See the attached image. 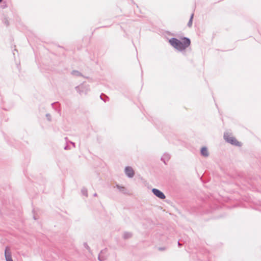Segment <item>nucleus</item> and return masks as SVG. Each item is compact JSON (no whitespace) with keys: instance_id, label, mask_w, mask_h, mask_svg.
<instances>
[{"instance_id":"1","label":"nucleus","mask_w":261,"mask_h":261,"mask_svg":"<svg viewBox=\"0 0 261 261\" xmlns=\"http://www.w3.org/2000/svg\"><path fill=\"white\" fill-rule=\"evenodd\" d=\"M171 45L178 50H183L189 47L191 44V41L189 38L184 37L180 40L176 38H172L169 40Z\"/></svg>"},{"instance_id":"2","label":"nucleus","mask_w":261,"mask_h":261,"mask_svg":"<svg viewBox=\"0 0 261 261\" xmlns=\"http://www.w3.org/2000/svg\"><path fill=\"white\" fill-rule=\"evenodd\" d=\"M224 138L226 141L229 142L232 145L239 146L241 145V142H240L236 138L232 136H230L228 134L225 135Z\"/></svg>"},{"instance_id":"3","label":"nucleus","mask_w":261,"mask_h":261,"mask_svg":"<svg viewBox=\"0 0 261 261\" xmlns=\"http://www.w3.org/2000/svg\"><path fill=\"white\" fill-rule=\"evenodd\" d=\"M152 191L153 193L158 197H159L160 199H164L165 198V196L163 192H162L161 191L156 189H153L152 190Z\"/></svg>"},{"instance_id":"4","label":"nucleus","mask_w":261,"mask_h":261,"mask_svg":"<svg viewBox=\"0 0 261 261\" xmlns=\"http://www.w3.org/2000/svg\"><path fill=\"white\" fill-rule=\"evenodd\" d=\"M5 255L6 261H13L11 257V253L9 247H6L5 251Z\"/></svg>"},{"instance_id":"5","label":"nucleus","mask_w":261,"mask_h":261,"mask_svg":"<svg viewBox=\"0 0 261 261\" xmlns=\"http://www.w3.org/2000/svg\"><path fill=\"white\" fill-rule=\"evenodd\" d=\"M125 172L126 175L129 177H133L134 175V170L131 167H127L125 169Z\"/></svg>"},{"instance_id":"6","label":"nucleus","mask_w":261,"mask_h":261,"mask_svg":"<svg viewBox=\"0 0 261 261\" xmlns=\"http://www.w3.org/2000/svg\"><path fill=\"white\" fill-rule=\"evenodd\" d=\"M201 153L202 155L204 156H207L208 155V152L207 148L206 147H202L201 150Z\"/></svg>"},{"instance_id":"7","label":"nucleus","mask_w":261,"mask_h":261,"mask_svg":"<svg viewBox=\"0 0 261 261\" xmlns=\"http://www.w3.org/2000/svg\"><path fill=\"white\" fill-rule=\"evenodd\" d=\"M193 16H194L193 14H192L191 15V16L190 20H189V22L188 23V25L189 27H191L192 26Z\"/></svg>"},{"instance_id":"8","label":"nucleus","mask_w":261,"mask_h":261,"mask_svg":"<svg viewBox=\"0 0 261 261\" xmlns=\"http://www.w3.org/2000/svg\"><path fill=\"white\" fill-rule=\"evenodd\" d=\"M117 187L118 189H120V188H123V187H121V186H119V185H117Z\"/></svg>"},{"instance_id":"9","label":"nucleus","mask_w":261,"mask_h":261,"mask_svg":"<svg viewBox=\"0 0 261 261\" xmlns=\"http://www.w3.org/2000/svg\"><path fill=\"white\" fill-rule=\"evenodd\" d=\"M2 1V0H0V3Z\"/></svg>"}]
</instances>
